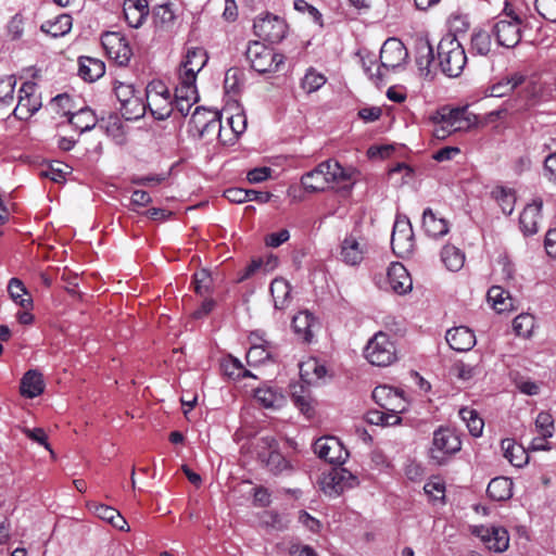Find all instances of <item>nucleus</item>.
Instances as JSON below:
<instances>
[{
  "mask_svg": "<svg viewBox=\"0 0 556 556\" xmlns=\"http://www.w3.org/2000/svg\"><path fill=\"white\" fill-rule=\"evenodd\" d=\"M356 176L357 172L354 168H344L339 162L328 160L304 174L301 184L309 192H320L326 189L350 192Z\"/></svg>",
  "mask_w": 556,
  "mask_h": 556,
  "instance_id": "obj_1",
  "label": "nucleus"
},
{
  "mask_svg": "<svg viewBox=\"0 0 556 556\" xmlns=\"http://www.w3.org/2000/svg\"><path fill=\"white\" fill-rule=\"evenodd\" d=\"M438 59L442 72L448 77H458L467 63L465 49L453 35H446L440 40Z\"/></svg>",
  "mask_w": 556,
  "mask_h": 556,
  "instance_id": "obj_2",
  "label": "nucleus"
},
{
  "mask_svg": "<svg viewBox=\"0 0 556 556\" xmlns=\"http://www.w3.org/2000/svg\"><path fill=\"white\" fill-rule=\"evenodd\" d=\"M364 356L371 365L386 367L396 361L397 353L391 337L379 331L368 340L364 349Z\"/></svg>",
  "mask_w": 556,
  "mask_h": 556,
  "instance_id": "obj_3",
  "label": "nucleus"
},
{
  "mask_svg": "<svg viewBox=\"0 0 556 556\" xmlns=\"http://www.w3.org/2000/svg\"><path fill=\"white\" fill-rule=\"evenodd\" d=\"M245 56L257 73H275L285 63V56L261 41L249 43Z\"/></svg>",
  "mask_w": 556,
  "mask_h": 556,
  "instance_id": "obj_4",
  "label": "nucleus"
},
{
  "mask_svg": "<svg viewBox=\"0 0 556 556\" xmlns=\"http://www.w3.org/2000/svg\"><path fill=\"white\" fill-rule=\"evenodd\" d=\"M146 105L155 119L164 121L174 111L169 89L162 80H152L146 88Z\"/></svg>",
  "mask_w": 556,
  "mask_h": 556,
  "instance_id": "obj_5",
  "label": "nucleus"
},
{
  "mask_svg": "<svg viewBox=\"0 0 556 556\" xmlns=\"http://www.w3.org/2000/svg\"><path fill=\"white\" fill-rule=\"evenodd\" d=\"M462 448L460 438L450 428L440 427L433 432L429 454L437 465H443Z\"/></svg>",
  "mask_w": 556,
  "mask_h": 556,
  "instance_id": "obj_6",
  "label": "nucleus"
},
{
  "mask_svg": "<svg viewBox=\"0 0 556 556\" xmlns=\"http://www.w3.org/2000/svg\"><path fill=\"white\" fill-rule=\"evenodd\" d=\"M521 18L514 13H506L492 28V35L498 46L505 48L516 47L521 39Z\"/></svg>",
  "mask_w": 556,
  "mask_h": 556,
  "instance_id": "obj_7",
  "label": "nucleus"
},
{
  "mask_svg": "<svg viewBox=\"0 0 556 556\" xmlns=\"http://www.w3.org/2000/svg\"><path fill=\"white\" fill-rule=\"evenodd\" d=\"M391 247L399 257L409 256L415 248V237L409 219L397 215L391 236Z\"/></svg>",
  "mask_w": 556,
  "mask_h": 556,
  "instance_id": "obj_8",
  "label": "nucleus"
},
{
  "mask_svg": "<svg viewBox=\"0 0 556 556\" xmlns=\"http://www.w3.org/2000/svg\"><path fill=\"white\" fill-rule=\"evenodd\" d=\"M257 458L273 473L282 472L289 467L287 459L278 451V442L274 437H263L256 444Z\"/></svg>",
  "mask_w": 556,
  "mask_h": 556,
  "instance_id": "obj_9",
  "label": "nucleus"
},
{
  "mask_svg": "<svg viewBox=\"0 0 556 556\" xmlns=\"http://www.w3.org/2000/svg\"><path fill=\"white\" fill-rule=\"evenodd\" d=\"M102 46L108 56L119 66H126L131 56L132 50L128 40L117 31H108L102 35Z\"/></svg>",
  "mask_w": 556,
  "mask_h": 556,
  "instance_id": "obj_10",
  "label": "nucleus"
},
{
  "mask_svg": "<svg viewBox=\"0 0 556 556\" xmlns=\"http://www.w3.org/2000/svg\"><path fill=\"white\" fill-rule=\"evenodd\" d=\"M408 58V52L403 42L396 38L387 39L381 49L379 60L382 64L384 75L403 66Z\"/></svg>",
  "mask_w": 556,
  "mask_h": 556,
  "instance_id": "obj_11",
  "label": "nucleus"
},
{
  "mask_svg": "<svg viewBox=\"0 0 556 556\" xmlns=\"http://www.w3.org/2000/svg\"><path fill=\"white\" fill-rule=\"evenodd\" d=\"M471 533L479 538L489 551L494 553H503L509 546V534L503 527L475 526Z\"/></svg>",
  "mask_w": 556,
  "mask_h": 556,
  "instance_id": "obj_12",
  "label": "nucleus"
},
{
  "mask_svg": "<svg viewBox=\"0 0 556 556\" xmlns=\"http://www.w3.org/2000/svg\"><path fill=\"white\" fill-rule=\"evenodd\" d=\"M253 29L257 37L271 43H277L285 38L287 24L277 15L266 14L254 21Z\"/></svg>",
  "mask_w": 556,
  "mask_h": 556,
  "instance_id": "obj_13",
  "label": "nucleus"
},
{
  "mask_svg": "<svg viewBox=\"0 0 556 556\" xmlns=\"http://www.w3.org/2000/svg\"><path fill=\"white\" fill-rule=\"evenodd\" d=\"M440 122L445 123L450 130L464 131L473 127L478 123L476 114L469 111L467 106L456 109H442L438 112Z\"/></svg>",
  "mask_w": 556,
  "mask_h": 556,
  "instance_id": "obj_14",
  "label": "nucleus"
},
{
  "mask_svg": "<svg viewBox=\"0 0 556 556\" xmlns=\"http://www.w3.org/2000/svg\"><path fill=\"white\" fill-rule=\"evenodd\" d=\"M207 59V54L202 48L188 50L178 68V80L195 84L197 75L205 66Z\"/></svg>",
  "mask_w": 556,
  "mask_h": 556,
  "instance_id": "obj_15",
  "label": "nucleus"
},
{
  "mask_svg": "<svg viewBox=\"0 0 556 556\" xmlns=\"http://www.w3.org/2000/svg\"><path fill=\"white\" fill-rule=\"evenodd\" d=\"M314 453L329 464L342 465L348 458V451L334 437H323L315 441Z\"/></svg>",
  "mask_w": 556,
  "mask_h": 556,
  "instance_id": "obj_16",
  "label": "nucleus"
},
{
  "mask_svg": "<svg viewBox=\"0 0 556 556\" xmlns=\"http://www.w3.org/2000/svg\"><path fill=\"white\" fill-rule=\"evenodd\" d=\"M40 106L41 101L36 94V85L30 81L24 83L20 89L18 102L13 110L14 116L21 121L28 119Z\"/></svg>",
  "mask_w": 556,
  "mask_h": 556,
  "instance_id": "obj_17",
  "label": "nucleus"
},
{
  "mask_svg": "<svg viewBox=\"0 0 556 556\" xmlns=\"http://www.w3.org/2000/svg\"><path fill=\"white\" fill-rule=\"evenodd\" d=\"M190 125L200 136L210 135L215 131L220 134L223 130L219 113L200 106H197L193 111L190 117Z\"/></svg>",
  "mask_w": 556,
  "mask_h": 556,
  "instance_id": "obj_18",
  "label": "nucleus"
},
{
  "mask_svg": "<svg viewBox=\"0 0 556 556\" xmlns=\"http://www.w3.org/2000/svg\"><path fill=\"white\" fill-rule=\"evenodd\" d=\"M372 399L388 412H405L407 408L403 392L387 384L376 387L372 391Z\"/></svg>",
  "mask_w": 556,
  "mask_h": 556,
  "instance_id": "obj_19",
  "label": "nucleus"
},
{
  "mask_svg": "<svg viewBox=\"0 0 556 556\" xmlns=\"http://www.w3.org/2000/svg\"><path fill=\"white\" fill-rule=\"evenodd\" d=\"M198 101L199 94L197 85L178 80L175 88V99L173 100L174 109L182 116H186Z\"/></svg>",
  "mask_w": 556,
  "mask_h": 556,
  "instance_id": "obj_20",
  "label": "nucleus"
},
{
  "mask_svg": "<svg viewBox=\"0 0 556 556\" xmlns=\"http://www.w3.org/2000/svg\"><path fill=\"white\" fill-rule=\"evenodd\" d=\"M387 279L390 289L396 294H406L413 288L412 278L407 269L401 263H391L388 267Z\"/></svg>",
  "mask_w": 556,
  "mask_h": 556,
  "instance_id": "obj_21",
  "label": "nucleus"
},
{
  "mask_svg": "<svg viewBox=\"0 0 556 556\" xmlns=\"http://www.w3.org/2000/svg\"><path fill=\"white\" fill-rule=\"evenodd\" d=\"M445 339L450 348L457 352L469 351L476 344V336L473 331L465 326L448 329Z\"/></svg>",
  "mask_w": 556,
  "mask_h": 556,
  "instance_id": "obj_22",
  "label": "nucleus"
},
{
  "mask_svg": "<svg viewBox=\"0 0 556 556\" xmlns=\"http://www.w3.org/2000/svg\"><path fill=\"white\" fill-rule=\"evenodd\" d=\"M123 10L128 25L139 28L149 14V3L148 0H125Z\"/></svg>",
  "mask_w": 556,
  "mask_h": 556,
  "instance_id": "obj_23",
  "label": "nucleus"
},
{
  "mask_svg": "<svg viewBox=\"0 0 556 556\" xmlns=\"http://www.w3.org/2000/svg\"><path fill=\"white\" fill-rule=\"evenodd\" d=\"M348 476H350V473L345 469L332 468L320 479V488L330 496L339 495L344 491L346 485L345 479Z\"/></svg>",
  "mask_w": 556,
  "mask_h": 556,
  "instance_id": "obj_24",
  "label": "nucleus"
},
{
  "mask_svg": "<svg viewBox=\"0 0 556 556\" xmlns=\"http://www.w3.org/2000/svg\"><path fill=\"white\" fill-rule=\"evenodd\" d=\"M542 206V200L535 199L532 203L528 204L520 214V227L526 235H533L538 231Z\"/></svg>",
  "mask_w": 556,
  "mask_h": 556,
  "instance_id": "obj_25",
  "label": "nucleus"
},
{
  "mask_svg": "<svg viewBox=\"0 0 556 556\" xmlns=\"http://www.w3.org/2000/svg\"><path fill=\"white\" fill-rule=\"evenodd\" d=\"M365 244L355 237H346L341 244L340 256L342 262L350 266H357L364 260Z\"/></svg>",
  "mask_w": 556,
  "mask_h": 556,
  "instance_id": "obj_26",
  "label": "nucleus"
},
{
  "mask_svg": "<svg viewBox=\"0 0 556 556\" xmlns=\"http://www.w3.org/2000/svg\"><path fill=\"white\" fill-rule=\"evenodd\" d=\"M422 227L425 232L432 238L443 237L450 230L448 222L443 217H439L431 208L424 211Z\"/></svg>",
  "mask_w": 556,
  "mask_h": 556,
  "instance_id": "obj_27",
  "label": "nucleus"
},
{
  "mask_svg": "<svg viewBox=\"0 0 556 556\" xmlns=\"http://www.w3.org/2000/svg\"><path fill=\"white\" fill-rule=\"evenodd\" d=\"M326 372L325 365L315 357H308L300 364L301 379L307 384L317 383Z\"/></svg>",
  "mask_w": 556,
  "mask_h": 556,
  "instance_id": "obj_28",
  "label": "nucleus"
},
{
  "mask_svg": "<svg viewBox=\"0 0 556 556\" xmlns=\"http://www.w3.org/2000/svg\"><path fill=\"white\" fill-rule=\"evenodd\" d=\"M255 400L265 408L278 409L286 403L285 395L276 388L264 386L255 390Z\"/></svg>",
  "mask_w": 556,
  "mask_h": 556,
  "instance_id": "obj_29",
  "label": "nucleus"
},
{
  "mask_svg": "<svg viewBox=\"0 0 556 556\" xmlns=\"http://www.w3.org/2000/svg\"><path fill=\"white\" fill-rule=\"evenodd\" d=\"M45 390L42 375L37 370H28L21 381V393L23 396L34 399Z\"/></svg>",
  "mask_w": 556,
  "mask_h": 556,
  "instance_id": "obj_30",
  "label": "nucleus"
},
{
  "mask_svg": "<svg viewBox=\"0 0 556 556\" xmlns=\"http://www.w3.org/2000/svg\"><path fill=\"white\" fill-rule=\"evenodd\" d=\"M316 319L308 311L299 312L292 319L294 332L305 342H311Z\"/></svg>",
  "mask_w": 556,
  "mask_h": 556,
  "instance_id": "obj_31",
  "label": "nucleus"
},
{
  "mask_svg": "<svg viewBox=\"0 0 556 556\" xmlns=\"http://www.w3.org/2000/svg\"><path fill=\"white\" fill-rule=\"evenodd\" d=\"M105 73L104 63L94 58L80 56L79 58V75L87 81H96Z\"/></svg>",
  "mask_w": 556,
  "mask_h": 556,
  "instance_id": "obj_32",
  "label": "nucleus"
},
{
  "mask_svg": "<svg viewBox=\"0 0 556 556\" xmlns=\"http://www.w3.org/2000/svg\"><path fill=\"white\" fill-rule=\"evenodd\" d=\"M275 308L283 309L291 301V286L285 278H275L270 283Z\"/></svg>",
  "mask_w": 556,
  "mask_h": 556,
  "instance_id": "obj_33",
  "label": "nucleus"
},
{
  "mask_svg": "<svg viewBox=\"0 0 556 556\" xmlns=\"http://www.w3.org/2000/svg\"><path fill=\"white\" fill-rule=\"evenodd\" d=\"M89 508L100 519L108 521L113 527H115L119 530H125V527L127 526V521L119 514V511L116 510L115 508L104 505V504H97V503L89 504Z\"/></svg>",
  "mask_w": 556,
  "mask_h": 556,
  "instance_id": "obj_34",
  "label": "nucleus"
},
{
  "mask_svg": "<svg viewBox=\"0 0 556 556\" xmlns=\"http://www.w3.org/2000/svg\"><path fill=\"white\" fill-rule=\"evenodd\" d=\"M8 292L11 300L24 309L33 308V299L23 281L18 278H11L8 283Z\"/></svg>",
  "mask_w": 556,
  "mask_h": 556,
  "instance_id": "obj_35",
  "label": "nucleus"
},
{
  "mask_svg": "<svg viewBox=\"0 0 556 556\" xmlns=\"http://www.w3.org/2000/svg\"><path fill=\"white\" fill-rule=\"evenodd\" d=\"M122 116L126 121H136L144 116L147 111L146 102H143L140 93H136L134 97L125 101L119 105Z\"/></svg>",
  "mask_w": 556,
  "mask_h": 556,
  "instance_id": "obj_36",
  "label": "nucleus"
},
{
  "mask_svg": "<svg viewBox=\"0 0 556 556\" xmlns=\"http://www.w3.org/2000/svg\"><path fill=\"white\" fill-rule=\"evenodd\" d=\"M40 29L54 38L62 37L72 29V17L68 14H60L54 20L42 23Z\"/></svg>",
  "mask_w": 556,
  "mask_h": 556,
  "instance_id": "obj_37",
  "label": "nucleus"
},
{
  "mask_svg": "<svg viewBox=\"0 0 556 556\" xmlns=\"http://www.w3.org/2000/svg\"><path fill=\"white\" fill-rule=\"evenodd\" d=\"M486 492L494 501H506L513 495V482L506 477L494 478L490 481Z\"/></svg>",
  "mask_w": 556,
  "mask_h": 556,
  "instance_id": "obj_38",
  "label": "nucleus"
},
{
  "mask_svg": "<svg viewBox=\"0 0 556 556\" xmlns=\"http://www.w3.org/2000/svg\"><path fill=\"white\" fill-rule=\"evenodd\" d=\"M504 457L514 466L522 467L528 463L527 451L511 439L502 441Z\"/></svg>",
  "mask_w": 556,
  "mask_h": 556,
  "instance_id": "obj_39",
  "label": "nucleus"
},
{
  "mask_svg": "<svg viewBox=\"0 0 556 556\" xmlns=\"http://www.w3.org/2000/svg\"><path fill=\"white\" fill-rule=\"evenodd\" d=\"M441 261L451 271H458L465 264L464 252L453 244H445L441 251Z\"/></svg>",
  "mask_w": 556,
  "mask_h": 556,
  "instance_id": "obj_40",
  "label": "nucleus"
},
{
  "mask_svg": "<svg viewBox=\"0 0 556 556\" xmlns=\"http://www.w3.org/2000/svg\"><path fill=\"white\" fill-rule=\"evenodd\" d=\"M488 301L498 313L509 311L513 307V299L509 293L500 286H493L489 289Z\"/></svg>",
  "mask_w": 556,
  "mask_h": 556,
  "instance_id": "obj_41",
  "label": "nucleus"
},
{
  "mask_svg": "<svg viewBox=\"0 0 556 556\" xmlns=\"http://www.w3.org/2000/svg\"><path fill=\"white\" fill-rule=\"evenodd\" d=\"M97 122L96 114L89 108H83L70 117V123L81 134L94 128Z\"/></svg>",
  "mask_w": 556,
  "mask_h": 556,
  "instance_id": "obj_42",
  "label": "nucleus"
},
{
  "mask_svg": "<svg viewBox=\"0 0 556 556\" xmlns=\"http://www.w3.org/2000/svg\"><path fill=\"white\" fill-rule=\"evenodd\" d=\"M291 399L294 405L307 417L314 414L313 399L307 389L303 386L294 387L291 393Z\"/></svg>",
  "mask_w": 556,
  "mask_h": 556,
  "instance_id": "obj_43",
  "label": "nucleus"
},
{
  "mask_svg": "<svg viewBox=\"0 0 556 556\" xmlns=\"http://www.w3.org/2000/svg\"><path fill=\"white\" fill-rule=\"evenodd\" d=\"M526 81L523 75L515 73L510 77L494 84L491 89L492 97H504L515 90L517 87L521 86Z\"/></svg>",
  "mask_w": 556,
  "mask_h": 556,
  "instance_id": "obj_44",
  "label": "nucleus"
},
{
  "mask_svg": "<svg viewBox=\"0 0 556 556\" xmlns=\"http://www.w3.org/2000/svg\"><path fill=\"white\" fill-rule=\"evenodd\" d=\"M222 369L227 377L235 380L247 377H255L250 370L243 367L242 363L238 358L231 355H228L226 358H224L222 363Z\"/></svg>",
  "mask_w": 556,
  "mask_h": 556,
  "instance_id": "obj_45",
  "label": "nucleus"
},
{
  "mask_svg": "<svg viewBox=\"0 0 556 556\" xmlns=\"http://www.w3.org/2000/svg\"><path fill=\"white\" fill-rule=\"evenodd\" d=\"M459 416L466 422L471 435L478 438L482 434L484 422L476 410L464 407L459 410Z\"/></svg>",
  "mask_w": 556,
  "mask_h": 556,
  "instance_id": "obj_46",
  "label": "nucleus"
},
{
  "mask_svg": "<svg viewBox=\"0 0 556 556\" xmlns=\"http://www.w3.org/2000/svg\"><path fill=\"white\" fill-rule=\"evenodd\" d=\"M363 68L369 79L375 84H379L386 77L381 62L378 64L375 54H367L362 58Z\"/></svg>",
  "mask_w": 556,
  "mask_h": 556,
  "instance_id": "obj_47",
  "label": "nucleus"
},
{
  "mask_svg": "<svg viewBox=\"0 0 556 556\" xmlns=\"http://www.w3.org/2000/svg\"><path fill=\"white\" fill-rule=\"evenodd\" d=\"M327 79L324 74L317 72L315 68L309 67L301 80V87L306 93H312L320 89Z\"/></svg>",
  "mask_w": 556,
  "mask_h": 556,
  "instance_id": "obj_48",
  "label": "nucleus"
},
{
  "mask_svg": "<svg viewBox=\"0 0 556 556\" xmlns=\"http://www.w3.org/2000/svg\"><path fill=\"white\" fill-rule=\"evenodd\" d=\"M271 346L268 342L254 344L247 353V362L250 366H257L269 359L271 356Z\"/></svg>",
  "mask_w": 556,
  "mask_h": 556,
  "instance_id": "obj_49",
  "label": "nucleus"
},
{
  "mask_svg": "<svg viewBox=\"0 0 556 556\" xmlns=\"http://www.w3.org/2000/svg\"><path fill=\"white\" fill-rule=\"evenodd\" d=\"M491 34L485 30H478L471 37L470 50L479 55H488L491 51Z\"/></svg>",
  "mask_w": 556,
  "mask_h": 556,
  "instance_id": "obj_50",
  "label": "nucleus"
},
{
  "mask_svg": "<svg viewBox=\"0 0 556 556\" xmlns=\"http://www.w3.org/2000/svg\"><path fill=\"white\" fill-rule=\"evenodd\" d=\"M535 326V318L533 315L522 313L513 320V329L515 333L522 338L531 337Z\"/></svg>",
  "mask_w": 556,
  "mask_h": 556,
  "instance_id": "obj_51",
  "label": "nucleus"
},
{
  "mask_svg": "<svg viewBox=\"0 0 556 556\" xmlns=\"http://www.w3.org/2000/svg\"><path fill=\"white\" fill-rule=\"evenodd\" d=\"M278 265V257L270 254L265 258L253 260L251 264L245 268L244 275L241 277V280L249 278L256 270L263 269L265 273L273 271Z\"/></svg>",
  "mask_w": 556,
  "mask_h": 556,
  "instance_id": "obj_52",
  "label": "nucleus"
},
{
  "mask_svg": "<svg viewBox=\"0 0 556 556\" xmlns=\"http://www.w3.org/2000/svg\"><path fill=\"white\" fill-rule=\"evenodd\" d=\"M433 61V49L428 41H420L417 45L416 64L422 74L429 73V66Z\"/></svg>",
  "mask_w": 556,
  "mask_h": 556,
  "instance_id": "obj_53",
  "label": "nucleus"
},
{
  "mask_svg": "<svg viewBox=\"0 0 556 556\" xmlns=\"http://www.w3.org/2000/svg\"><path fill=\"white\" fill-rule=\"evenodd\" d=\"M244 74L239 67H231L225 74V90L230 93H238L243 87Z\"/></svg>",
  "mask_w": 556,
  "mask_h": 556,
  "instance_id": "obj_54",
  "label": "nucleus"
},
{
  "mask_svg": "<svg viewBox=\"0 0 556 556\" xmlns=\"http://www.w3.org/2000/svg\"><path fill=\"white\" fill-rule=\"evenodd\" d=\"M535 432L545 438H552L555 431L554 419L547 412H541L535 418Z\"/></svg>",
  "mask_w": 556,
  "mask_h": 556,
  "instance_id": "obj_55",
  "label": "nucleus"
},
{
  "mask_svg": "<svg viewBox=\"0 0 556 556\" xmlns=\"http://www.w3.org/2000/svg\"><path fill=\"white\" fill-rule=\"evenodd\" d=\"M21 431L33 442L42 445L46 450H48L52 456L55 457L53 450L51 448L48 442V435L42 428H29L26 426L20 427Z\"/></svg>",
  "mask_w": 556,
  "mask_h": 556,
  "instance_id": "obj_56",
  "label": "nucleus"
},
{
  "mask_svg": "<svg viewBox=\"0 0 556 556\" xmlns=\"http://www.w3.org/2000/svg\"><path fill=\"white\" fill-rule=\"evenodd\" d=\"M15 85L16 79L14 76H7L0 79V108L12 104Z\"/></svg>",
  "mask_w": 556,
  "mask_h": 556,
  "instance_id": "obj_57",
  "label": "nucleus"
},
{
  "mask_svg": "<svg viewBox=\"0 0 556 556\" xmlns=\"http://www.w3.org/2000/svg\"><path fill=\"white\" fill-rule=\"evenodd\" d=\"M194 291L203 296L211 292L212 278L206 269H201L193 275Z\"/></svg>",
  "mask_w": 556,
  "mask_h": 556,
  "instance_id": "obj_58",
  "label": "nucleus"
},
{
  "mask_svg": "<svg viewBox=\"0 0 556 556\" xmlns=\"http://www.w3.org/2000/svg\"><path fill=\"white\" fill-rule=\"evenodd\" d=\"M494 198L497 200L505 215H510L514 211L515 195L510 190L496 188L493 191Z\"/></svg>",
  "mask_w": 556,
  "mask_h": 556,
  "instance_id": "obj_59",
  "label": "nucleus"
},
{
  "mask_svg": "<svg viewBox=\"0 0 556 556\" xmlns=\"http://www.w3.org/2000/svg\"><path fill=\"white\" fill-rule=\"evenodd\" d=\"M535 9L546 21L556 22V0H535Z\"/></svg>",
  "mask_w": 556,
  "mask_h": 556,
  "instance_id": "obj_60",
  "label": "nucleus"
},
{
  "mask_svg": "<svg viewBox=\"0 0 556 556\" xmlns=\"http://www.w3.org/2000/svg\"><path fill=\"white\" fill-rule=\"evenodd\" d=\"M453 370L455 375L462 380H470L478 374H480V369L476 365L467 364L464 362H458L454 365Z\"/></svg>",
  "mask_w": 556,
  "mask_h": 556,
  "instance_id": "obj_61",
  "label": "nucleus"
},
{
  "mask_svg": "<svg viewBox=\"0 0 556 556\" xmlns=\"http://www.w3.org/2000/svg\"><path fill=\"white\" fill-rule=\"evenodd\" d=\"M101 125L106 131V134L115 139L121 138L124 135L123 131V123L122 121L115 116L111 115L106 121Z\"/></svg>",
  "mask_w": 556,
  "mask_h": 556,
  "instance_id": "obj_62",
  "label": "nucleus"
},
{
  "mask_svg": "<svg viewBox=\"0 0 556 556\" xmlns=\"http://www.w3.org/2000/svg\"><path fill=\"white\" fill-rule=\"evenodd\" d=\"M71 173V167L66 164L56 163L52 164L49 169L45 173L46 177L50 178L55 182H62L65 180L66 175Z\"/></svg>",
  "mask_w": 556,
  "mask_h": 556,
  "instance_id": "obj_63",
  "label": "nucleus"
},
{
  "mask_svg": "<svg viewBox=\"0 0 556 556\" xmlns=\"http://www.w3.org/2000/svg\"><path fill=\"white\" fill-rule=\"evenodd\" d=\"M227 123H228L231 131L236 136H239L247 128V116L243 112H238L237 114L227 116Z\"/></svg>",
  "mask_w": 556,
  "mask_h": 556,
  "instance_id": "obj_64",
  "label": "nucleus"
}]
</instances>
